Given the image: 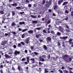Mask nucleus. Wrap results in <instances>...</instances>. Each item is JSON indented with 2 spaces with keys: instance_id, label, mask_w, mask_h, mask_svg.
<instances>
[{
  "instance_id": "1",
  "label": "nucleus",
  "mask_w": 73,
  "mask_h": 73,
  "mask_svg": "<svg viewBox=\"0 0 73 73\" xmlns=\"http://www.w3.org/2000/svg\"><path fill=\"white\" fill-rule=\"evenodd\" d=\"M52 3V0H50L49 2L46 1V7L47 8V10H48L49 7H50V5H51V3Z\"/></svg>"
},
{
  "instance_id": "2",
  "label": "nucleus",
  "mask_w": 73,
  "mask_h": 73,
  "mask_svg": "<svg viewBox=\"0 0 73 73\" xmlns=\"http://www.w3.org/2000/svg\"><path fill=\"white\" fill-rule=\"evenodd\" d=\"M66 57H69V56L67 54H65L63 56V60H64L66 62L67 61V58H66Z\"/></svg>"
},
{
  "instance_id": "3",
  "label": "nucleus",
  "mask_w": 73,
  "mask_h": 73,
  "mask_svg": "<svg viewBox=\"0 0 73 73\" xmlns=\"http://www.w3.org/2000/svg\"><path fill=\"white\" fill-rule=\"evenodd\" d=\"M17 69L19 70V72H23V70H22V68L21 67V66L19 65L18 66Z\"/></svg>"
},
{
  "instance_id": "4",
  "label": "nucleus",
  "mask_w": 73,
  "mask_h": 73,
  "mask_svg": "<svg viewBox=\"0 0 73 73\" xmlns=\"http://www.w3.org/2000/svg\"><path fill=\"white\" fill-rule=\"evenodd\" d=\"M58 5L57 3H55L54 5V10H57V9L58 8Z\"/></svg>"
},
{
  "instance_id": "5",
  "label": "nucleus",
  "mask_w": 73,
  "mask_h": 73,
  "mask_svg": "<svg viewBox=\"0 0 73 73\" xmlns=\"http://www.w3.org/2000/svg\"><path fill=\"white\" fill-rule=\"evenodd\" d=\"M46 40L47 42H50V41H51L52 39L50 37H48L46 38Z\"/></svg>"
},
{
  "instance_id": "6",
  "label": "nucleus",
  "mask_w": 73,
  "mask_h": 73,
  "mask_svg": "<svg viewBox=\"0 0 73 73\" xmlns=\"http://www.w3.org/2000/svg\"><path fill=\"white\" fill-rule=\"evenodd\" d=\"M29 38H26V40H25V42L27 44H29Z\"/></svg>"
},
{
  "instance_id": "7",
  "label": "nucleus",
  "mask_w": 73,
  "mask_h": 73,
  "mask_svg": "<svg viewBox=\"0 0 73 73\" xmlns=\"http://www.w3.org/2000/svg\"><path fill=\"white\" fill-rule=\"evenodd\" d=\"M20 52L19 51H17L16 50L14 52V54H15V55H19V54H20Z\"/></svg>"
},
{
  "instance_id": "8",
  "label": "nucleus",
  "mask_w": 73,
  "mask_h": 73,
  "mask_svg": "<svg viewBox=\"0 0 73 73\" xmlns=\"http://www.w3.org/2000/svg\"><path fill=\"white\" fill-rule=\"evenodd\" d=\"M5 58H6V59H8V58H11L10 56L7 54H5Z\"/></svg>"
},
{
  "instance_id": "9",
  "label": "nucleus",
  "mask_w": 73,
  "mask_h": 73,
  "mask_svg": "<svg viewBox=\"0 0 73 73\" xmlns=\"http://www.w3.org/2000/svg\"><path fill=\"white\" fill-rule=\"evenodd\" d=\"M63 2V0H59L58 1V4L59 5H61V4Z\"/></svg>"
},
{
  "instance_id": "10",
  "label": "nucleus",
  "mask_w": 73,
  "mask_h": 73,
  "mask_svg": "<svg viewBox=\"0 0 73 73\" xmlns=\"http://www.w3.org/2000/svg\"><path fill=\"white\" fill-rule=\"evenodd\" d=\"M35 36L36 38H39V37H41V36H42V35L41 34H36V35Z\"/></svg>"
},
{
  "instance_id": "11",
  "label": "nucleus",
  "mask_w": 73,
  "mask_h": 73,
  "mask_svg": "<svg viewBox=\"0 0 73 73\" xmlns=\"http://www.w3.org/2000/svg\"><path fill=\"white\" fill-rule=\"evenodd\" d=\"M68 38V37L67 36H63V37H60V38L61 39H64V40H66L67 38Z\"/></svg>"
},
{
  "instance_id": "12",
  "label": "nucleus",
  "mask_w": 73,
  "mask_h": 73,
  "mask_svg": "<svg viewBox=\"0 0 73 73\" xmlns=\"http://www.w3.org/2000/svg\"><path fill=\"white\" fill-rule=\"evenodd\" d=\"M5 44H7V41L5 40H4L3 41H2V42L1 45H5Z\"/></svg>"
},
{
  "instance_id": "13",
  "label": "nucleus",
  "mask_w": 73,
  "mask_h": 73,
  "mask_svg": "<svg viewBox=\"0 0 73 73\" xmlns=\"http://www.w3.org/2000/svg\"><path fill=\"white\" fill-rule=\"evenodd\" d=\"M11 5H12V6H15V7H17V4L16 3H14L13 4H11Z\"/></svg>"
},
{
  "instance_id": "14",
  "label": "nucleus",
  "mask_w": 73,
  "mask_h": 73,
  "mask_svg": "<svg viewBox=\"0 0 73 73\" xmlns=\"http://www.w3.org/2000/svg\"><path fill=\"white\" fill-rule=\"evenodd\" d=\"M30 60H31V61H33V62H32V64H33V63L35 62V58H34L30 59Z\"/></svg>"
},
{
  "instance_id": "15",
  "label": "nucleus",
  "mask_w": 73,
  "mask_h": 73,
  "mask_svg": "<svg viewBox=\"0 0 73 73\" xmlns=\"http://www.w3.org/2000/svg\"><path fill=\"white\" fill-rule=\"evenodd\" d=\"M28 33H33V31L32 30L29 31H28Z\"/></svg>"
},
{
  "instance_id": "16",
  "label": "nucleus",
  "mask_w": 73,
  "mask_h": 73,
  "mask_svg": "<svg viewBox=\"0 0 73 73\" xmlns=\"http://www.w3.org/2000/svg\"><path fill=\"white\" fill-rule=\"evenodd\" d=\"M68 3V2H65L63 3L62 4V5H65L66 4H67Z\"/></svg>"
},
{
  "instance_id": "17",
  "label": "nucleus",
  "mask_w": 73,
  "mask_h": 73,
  "mask_svg": "<svg viewBox=\"0 0 73 73\" xmlns=\"http://www.w3.org/2000/svg\"><path fill=\"white\" fill-rule=\"evenodd\" d=\"M27 61L28 62V63H29V58L28 57H27Z\"/></svg>"
},
{
  "instance_id": "18",
  "label": "nucleus",
  "mask_w": 73,
  "mask_h": 73,
  "mask_svg": "<svg viewBox=\"0 0 73 73\" xmlns=\"http://www.w3.org/2000/svg\"><path fill=\"white\" fill-rule=\"evenodd\" d=\"M40 61H44V59L40 57Z\"/></svg>"
},
{
  "instance_id": "19",
  "label": "nucleus",
  "mask_w": 73,
  "mask_h": 73,
  "mask_svg": "<svg viewBox=\"0 0 73 73\" xmlns=\"http://www.w3.org/2000/svg\"><path fill=\"white\" fill-rule=\"evenodd\" d=\"M12 13V16H14L15 15V11H13Z\"/></svg>"
},
{
  "instance_id": "20",
  "label": "nucleus",
  "mask_w": 73,
  "mask_h": 73,
  "mask_svg": "<svg viewBox=\"0 0 73 73\" xmlns=\"http://www.w3.org/2000/svg\"><path fill=\"white\" fill-rule=\"evenodd\" d=\"M30 16L32 18H33L34 19H36V16H34L33 15H31Z\"/></svg>"
},
{
  "instance_id": "21",
  "label": "nucleus",
  "mask_w": 73,
  "mask_h": 73,
  "mask_svg": "<svg viewBox=\"0 0 73 73\" xmlns=\"http://www.w3.org/2000/svg\"><path fill=\"white\" fill-rule=\"evenodd\" d=\"M43 46V48L45 50H46L47 49V47H46L45 45H44Z\"/></svg>"
},
{
  "instance_id": "22",
  "label": "nucleus",
  "mask_w": 73,
  "mask_h": 73,
  "mask_svg": "<svg viewBox=\"0 0 73 73\" xmlns=\"http://www.w3.org/2000/svg\"><path fill=\"white\" fill-rule=\"evenodd\" d=\"M0 13L1 15H4V13L3 11H0Z\"/></svg>"
},
{
  "instance_id": "23",
  "label": "nucleus",
  "mask_w": 73,
  "mask_h": 73,
  "mask_svg": "<svg viewBox=\"0 0 73 73\" xmlns=\"http://www.w3.org/2000/svg\"><path fill=\"white\" fill-rule=\"evenodd\" d=\"M63 72L64 73H68V71L67 70H63Z\"/></svg>"
},
{
  "instance_id": "24",
  "label": "nucleus",
  "mask_w": 73,
  "mask_h": 73,
  "mask_svg": "<svg viewBox=\"0 0 73 73\" xmlns=\"http://www.w3.org/2000/svg\"><path fill=\"white\" fill-rule=\"evenodd\" d=\"M44 72L45 73H48V70H47L46 68H45L44 69Z\"/></svg>"
},
{
  "instance_id": "25",
  "label": "nucleus",
  "mask_w": 73,
  "mask_h": 73,
  "mask_svg": "<svg viewBox=\"0 0 73 73\" xmlns=\"http://www.w3.org/2000/svg\"><path fill=\"white\" fill-rule=\"evenodd\" d=\"M16 25V24L14 22H13L11 24V26H15Z\"/></svg>"
},
{
  "instance_id": "26",
  "label": "nucleus",
  "mask_w": 73,
  "mask_h": 73,
  "mask_svg": "<svg viewBox=\"0 0 73 73\" xmlns=\"http://www.w3.org/2000/svg\"><path fill=\"white\" fill-rule=\"evenodd\" d=\"M30 48L32 49V50L33 49H34V48H35V47L33 46H30Z\"/></svg>"
},
{
  "instance_id": "27",
  "label": "nucleus",
  "mask_w": 73,
  "mask_h": 73,
  "mask_svg": "<svg viewBox=\"0 0 73 73\" xmlns=\"http://www.w3.org/2000/svg\"><path fill=\"white\" fill-rule=\"evenodd\" d=\"M27 30V29H23L22 30V32H25Z\"/></svg>"
},
{
  "instance_id": "28",
  "label": "nucleus",
  "mask_w": 73,
  "mask_h": 73,
  "mask_svg": "<svg viewBox=\"0 0 73 73\" xmlns=\"http://www.w3.org/2000/svg\"><path fill=\"white\" fill-rule=\"evenodd\" d=\"M33 23H37V21H32Z\"/></svg>"
},
{
  "instance_id": "29",
  "label": "nucleus",
  "mask_w": 73,
  "mask_h": 73,
  "mask_svg": "<svg viewBox=\"0 0 73 73\" xmlns=\"http://www.w3.org/2000/svg\"><path fill=\"white\" fill-rule=\"evenodd\" d=\"M20 43L23 45H25V43L24 42H20Z\"/></svg>"
},
{
  "instance_id": "30",
  "label": "nucleus",
  "mask_w": 73,
  "mask_h": 73,
  "mask_svg": "<svg viewBox=\"0 0 73 73\" xmlns=\"http://www.w3.org/2000/svg\"><path fill=\"white\" fill-rule=\"evenodd\" d=\"M72 41H73V39H70L69 41V43H71V42H72Z\"/></svg>"
},
{
  "instance_id": "31",
  "label": "nucleus",
  "mask_w": 73,
  "mask_h": 73,
  "mask_svg": "<svg viewBox=\"0 0 73 73\" xmlns=\"http://www.w3.org/2000/svg\"><path fill=\"white\" fill-rule=\"evenodd\" d=\"M39 65H42L43 64H44V63H42L41 62H39Z\"/></svg>"
},
{
  "instance_id": "32",
  "label": "nucleus",
  "mask_w": 73,
  "mask_h": 73,
  "mask_svg": "<svg viewBox=\"0 0 73 73\" xmlns=\"http://www.w3.org/2000/svg\"><path fill=\"white\" fill-rule=\"evenodd\" d=\"M24 37H25V34H24L22 35L21 37L22 38H24Z\"/></svg>"
},
{
  "instance_id": "33",
  "label": "nucleus",
  "mask_w": 73,
  "mask_h": 73,
  "mask_svg": "<svg viewBox=\"0 0 73 73\" xmlns=\"http://www.w3.org/2000/svg\"><path fill=\"white\" fill-rule=\"evenodd\" d=\"M57 45L58 46H60L61 44H60V42H57Z\"/></svg>"
},
{
  "instance_id": "34",
  "label": "nucleus",
  "mask_w": 73,
  "mask_h": 73,
  "mask_svg": "<svg viewBox=\"0 0 73 73\" xmlns=\"http://www.w3.org/2000/svg\"><path fill=\"white\" fill-rule=\"evenodd\" d=\"M17 46H18V47H20V46H21V44H20V43H19L18 44Z\"/></svg>"
},
{
  "instance_id": "35",
  "label": "nucleus",
  "mask_w": 73,
  "mask_h": 73,
  "mask_svg": "<svg viewBox=\"0 0 73 73\" xmlns=\"http://www.w3.org/2000/svg\"><path fill=\"white\" fill-rule=\"evenodd\" d=\"M58 71H59V72L60 73H63V72L60 69Z\"/></svg>"
},
{
  "instance_id": "36",
  "label": "nucleus",
  "mask_w": 73,
  "mask_h": 73,
  "mask_svg": "<svg viewBox=\"0 0 73 73\" xmlns=\"http://www.w3.org/2000/svg\"><path fill=\"white\" fill-rule=\"evenodd\" d=\"M43 33H46V30H43Z\"/></svg>"
},
{
  "instance_id": "37",
  "label": "nucleus",
  "mask_w": 73,
  "mask_h": 73,
  "mask_svg": "<svg viewBox=\"0 0 73 73\" xmlns=\"http://www.w3.org/2000/svg\"><path fill=\"white\" fill-rule=\"evenodd\" d=\"M40 27H37L35 29H37V30H40Z\"/></svg>"
},
{
  "instance_id": "38",
  "label": "nucleus",
  "mask_w": 73,
  "mask_h": 73,
  "mask_svg": "<svg viewBox=\"0 0 73 73\" xmlns=\"http://www.w3.org/2000/svg\"><path fill=\"white\" fill-rule=\"evenodd\" d=\"M69 61H71L72 60V58L71 57H70L69 58Z\"/></svg>"
},
{
  "instance_id": "39",
  "label": "nucleus",
  "mask_w": 73,
  "mask_h": 73,
  "mask_svg": "<svg viewBox=\"0 0 73 73\" xmlns=\"http://www.w3.org/2000/svg\"><path fill=\"white\" fill-rule=\"evenodd\" d=\"M4 66H3V65H1L0 66V68H3V67Z\"/></svg>"
},
{
  "instance_id": "40",
  "label": "nucleus",
  "mask_w": 73,
  "mask_h": 73,
  "mask_svg": "<svg viewBox=\"0 0 73 73\" xmlns=\"http://www.w3.org/2000/svg\"><path fill=\"white\" fill-rule=\"evenodd\" d=\"M50 22H51L50 20H49L48 21L47 23L48 24H50Z\"/></svg>"
},
{
  "instance_id": "41",
  "label": "nucleus",
  "mask_w": 73,
  "mask_h": 73,
  "mask_svg": "<svg viewBox=\"0 0 73 73\" xmlns=\"http://www.w3.org/2000/svg\"><path fill=\"white\" fill-rule=\"evenodd\" d=\"M34 53L35 54V55H38V53L36 52H34Z\"/></svg>"
},
{
  "instance_id": "42",
  "label": "nucleus",
  "mask_w": 73,
  "mask_h": 73,
  "mask_svg": "<svg viewBox=\"0 0 73 73\" xmlns=\"http://www.w3.org/2000/svg\"><path fill=\"white\" fill-rule=\"evenodd\" d=\"M12 69L14 71H15V68H14V67H13V66H12Z\"/></svg>"
},
{
  "instance_id": "43",
  "label": "nucleus",
  "mask_w": 73,
  "mask_h": 73,
  "mask_svg": "<svg viewBox=\"0 0 73 73\" xmlns=\"http://www.w3.org/2000/svg\"><path fill=\"white\" fill-rule=\"evenodd\" d=\"M60 34L61 33H60V32H58L57 33V35H58V36H60Z\"/></svg>"
},
{
  "instance_id": "44",
  "label": "nucleus",
  "mask_w": 73,
  "mask_h": 73,
  "mask_svg": "<svg viewBox=\"0 0 73 73\" xmlns=\"http://www.w3.org/2000/svg\"><path fill=\"white\" fill-rule=\"evenodd\" d=\"M45 3V0H43L42 4L43 5Z\"/></svg>"
},
{
  "instance_id": "45",
  "label": "nucleus",
  "mask_w": 73,
  "mask_h": 73,
  "mask_svg": "<svg viewBox=\"0 0 73 73\" xmlns=\"http://www.w3.org/2000/svg\"><path fill=\"white\" fill-rule=\"evenodd\" d=\"M16 9H20L21 8V7H16Z\"/></svg>"
},
{
  "instance_id": "46",
  "label": "nucleus",
  "mask_w": 73,
  "mask_h": 73,
  "mask_svg": "<svg viewBox=\"0 0 73 73\" xmlns=\"http://www.w3.org/2000/svg\"><path fill=\"white\" fill-rule=\"evenodd\" d=\"M28 6L29 8H31V7H32V5L30 4H29L28 5Z\"/></svg>"
},
{
  "instance_id": "47",
  "label": "nucleus",
  "mask_w": 73,
  "mask_h": 73,
  "mask_svg": "<svg viewBox=\"0 0 73 73\" xmlns=\"http://www.w3.org/2000/svg\"><path fill=\"white\" fill-rule=\"evenodd\" d=\"M71 15L72 16H73V11H72L71 13Z\"/></svg>"
},
{
  "instance_id": "48",
  "label": "nucleus",
  "mask_w": 73,
  "mask_h": 73,
  "mask_svg": "<svg viewBox=\"0 0 73 73\" xmlns=\"http://www.w3.org/2000/svg\"><path fill=\"white\" fill-rule=\"evenodd\" d=\"M51 33L52 34H54V32L53 31H51Z\"/></svg>"
},
{
  "instance_id": "49",
  "label": "nucleus",
  "mask_w": 73,
  "mask_h": 73,
  "mask_svg": "<svg viewBox=\"0 0 73 73\" xmlns=\"http://www.w3.org/2000/svg\"><path fill=\"white\" fill-rule=\"evenodd\" d=\"M5 62H6V63H7V64H8L9 63V62L8 61H7V60H5Z\"/></svg>"
},
{
  "instance_id": "50",
  "label": "nucleus",
  "mask_w": 73,
  "mask_h": 73,
  "mask_svg": "<svg viewBox=\"0 0 73 73\" xmlns=\"http://www.w3.org/2000/svg\"><path fill=\"white\" fill-rule=\"evenodd\" d=\"M65 12H66V13H67V14L69 13V11H68V10L65 11Z\"/></svg>"
},
{
  "instance_id": "51",
  "label": "nucleus",
  "mask_w": 73,
  "mask_h": 73,
  "mask_svg": "<svg viewBox=\"0 0 73 73\" xmlns=\"http://www.w3.org/2000/svg\"><path fill=\"white\" fill-rule=\"evenodd\" d=\"M25 58H23L22 59V61H25Z\"/></svg>"
},
{
  "instance_id": "52",
  "label": "nucleus",
  "mask_w": 73,
  "mask_h": 73,
  "mask_svg": "<svg viewBox=\"0 0 73 73\" xmlns=\"http://www.w3.org/2000/svg\"><path fill=\"white\" fill-rule=\"evenodd\" d=\"M13 47L14 48V49H15V48H16V45H14L13 46Z\"/></svg>"
},
{
  "instance_id": "53",
  "label": "nucleus",
  "mask_w": 73,
  "mask_h": 73,
  "mask_svg": "<svg viewBox=\"0 0 73 73\" xmlns=\"http://www.w3.org/2000/svg\"><path fill=\"white\" fill-rule=\"evenodd\" d=\"M12 33H13L14 35H16V32H11Z\"/></svg>"
},
{
  "instance_id": "54",
  "label": "nucleus",
  "mask_w": 73,
  "mask_h": 73,
  "mask_svg": "<svg viewBox=\"0 0 73 73\" xmlns=\"http://www.w3.org/2000/svg\"><path fill=\"white\" fill-rule=\"evenodd\" d=\"M25 52L26 53H28V50H25Z\"/></svg>"
},
{
  "instance_id": "55",
  "label": "nucleus",
  "mask_w": 73,
  "mask_h": 73,
  "mask_svg": "<svg viewBox=\"0 0 73 73\" xmlns=\"http://www.w3.org/2000/svg\"><path fill=\"white\" fill-rule=\"evenodd\" d=\"M0 73H3V70H0Z\"/></svg>"
},
{
  "instance_id": "56",
  "label": "nucleus",
  "mask_w": 73,
  "mask_h": 73,
  "mask_svg": "<svg viewBox=\"0 0 73 73\" xmlns=\"http://www.w3.org/2000/svg\"><path fill=\"white\" fill-rule=\"evenodd\" d=\"M9 35V34L8 33H6L5 34V35L6 36H8Z\"/></svg>"
},
{
  "instance_id": "57",
  "label": "nucleus",
  "mask_w": 73,
  "mask_h": 73,
  "mask_svg": "<svg viewBox=\"0 0 73 73\" xmlns=\"http://www.w3.org/2000/svg\"><path fill=\"white\" fill-rule=\"evenodd\" d=\"M48 12H50V13H51V12H52V10H51V9H49L48 10Z\"/></svg>"
},
{
  "instance_id": "58",
  "label": "nucleus",
  "mask_w": 73,
  "mask_h": 73,
  "mask_svg": "<svg viewBox=\"0 0 73 73\" xmlns=\"http://www.w3.org/2000/svg\"><path fill=\"white\" fill-rule=\"evenodd\" d=\"M60 31H61V32H62V33H64V30H63V29H60Z\"/></svg>"
},
{
  "instance_id": "59",
  "label": "nucleus",
  "mask_w": 73,
  "mask_h": 73,
  "mask_svg": "<svg viewBox=\"0 0 73 73\" xmlns=\"http://www.w3.org/2000/svg\"><path fill=\"white\" fill-rule=\"evenodd\" d=\"M48 58H50V55H49L48 56Z\"/></svg>"
},
{
  "instance_id": "60",
  "label": "nucleus",
  "mask_w": 73,
  "mask_h": 73,
  "mask_svg": "<svg viewBox=\"0 0 73 73\" xmlns=\"http://www.w3.org/2000/svg\"><path fill=\"white\" fill-rule=\"evenodd\" d=\"M65 20H66V21H67L68 20V17H67L66 19H65Z\"/></svg>"
},
{
  "instance_id": "61",
  "label": "nucleus",
  "mask_w": 73,
  "mask_h": 73,
  "mask_svg": "<svg viewBox=\"0 0 73 73\" xmlns=\"http://www.w3.org/2000/svg\"><path fill=\"white\" fill-rule=\"evenodd\" d=\"M20 13L21 15H22V14H23V13H24V12H20Z\"/></svg>"
},
{
  "instance_id": "62",
  "label": "nucleus",
  "mask_w": 73,
  "mask_h": 73,
  "mask_svg": "<svg viewBox=\"0 0 73 73\" xmlns=\"http://www.w3.org/2000/svg\"><path fill=\"white\" fill-rule=\"evenodd\" d=\"M68 69L70 70H72V69H73V68H70L69 67V68H68Z\"/></svg>"
},
{
  "instance_id": "63",
  "label": "nucleus",
  "mask_w": 73,
  "mask_h": 73,
  "mask_svg": "<svg viewBox=\"0 0 73 73\" xmlns=\"http://www.w3.org/2000/svg\"><path fill=\"white\" fill-rule=\"evenodd\" d=\"M70 73H73V72L72 71L70 70H69Z\"/></svg>"
},
{
  "instance_id": "64",
  "label": "nucleus",
  "mask_w": 73,
  "mask_h": 73,
  "mask_svg": "<svg viewBox=\"0 0 73 73\" xmlns=\"http://www.w3.org/2000/svg\"><path fill=\"white\" fill-rule=\"evenodd\" d=\"M52 15L53 16H56V14H55L54 13H53Z\"/></svg>"
}]
</instances>
